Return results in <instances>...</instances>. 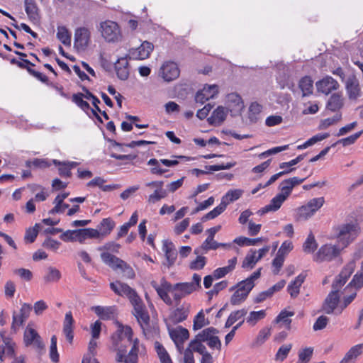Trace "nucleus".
Returning <instances> with one entry per match:
<instances>
[{"label":"nucleus","instance_id":"1","mask_svg":"<svg viewBox=\"0 0 363 363\" xmlns=\"http://www.w3.org/2000/svg\"><path fill=\"white\" fill-rule=\"evenodd\" d=\"M110 287L116 294L125 296L129 299L134 309V315L147 338H151L158 333L157 328L150 323L146 307L135 289L121 281L111 283Z\"/></svg>","mask_w":363,"mask_h":363},{"label":"nucleus","instance_id":"2","mask_svg":"<svg viewBox=\"0 0 363 363\" xmlns=\"http://www.w3.org/2000/svg\"><path fill=\"white\" fill-rule=\"evenodd\" d=\"M110 287L116 294L125 296L129 299L134 309V315L147 338H151L158 333L157 328L150 323L146 307L135 289L121 281L111 283Z\"/></svg>","mask_w":363,"mask_h":363},{"label":"nucleus","instance_id":"3","mask_svg":"<svg viewBox=\"0 0 363 363\" xmlns=\"http://www.w3.org/2000/svg\"><path fill=\"white\" fill-rule=\"evenodd\" d=\"M360 233L361 228L357 220L342 223L335 228L336 238L342 249L354 242Z\"/></svg>","mask_w":363,"mask_h":363},{"label":"nucleus","instance_id":"4","mask_svg":"<svg viewBox=\"0 0 363 363\" xmlns=\"http://www.w3.org/2000/svg\"><path fill=\"white\" fill-rule=\"evenodd\" d=\"M118 329L116 333L113 335L112 340L115 350L117 351L116 359L118 362H121L123 359L126 354V347L122 344L123 341L126 340L128 342L132 343L133 345V330L132 328L128 325H123L121 323H117Z\"/></svg>","mask_w":363,"mask_h":363},{"label":"nucleus","instance_id":"5","mask_svg":"<svg viewBox=\"0 0 363 363\" xmlns=\"http://www.w3.org/2000/svg\"><path fill=\"white\" fill-rule=\"evenodd\" d=\"M99 31L103 38L108 43H118L123 38L119 25L111 20L101 21L99 24Z\"/></svg>","mask_w":363,"mask_h":363},{"label":"nucleus","instance_id":"6","mask_svg":"<svg viewBox=\"0 0 363 363\" xmlns=\"http://www.w3.org/2000/svg\"><path fill=\"white\" fill-rule=\"evenodd\" d=\"M201 277L197 274H194L190 282L177 283L173 286L174 298L181 300L184 296L191 294L201 288Z\"/></svg>","mask_w":363,"mask_h":363},{"label":"nucleus","instance_id":"7","mask_svg":"<svg viewBox=\"0 0 363 363\" xmlns=\"http://www.w3.org/2000/svg\"><path fill=\"white\" fill-rule=\"evenodd\" d=\"M342 250V247L340 248L336 245H323L314 254L313 259L318 263L331 262L340 257Z\"/></svg>","mask_w":363,"mask_h":363},{"label":"nucleus","instance_id":"8","mask_svg":"<svg viewBox=\"0 0 363 363\" xmlns=\"http://www.w3.org/2000/svg\"><path fill=\"white\" fill-rule=\"evenodd\" d=\"M23 342L26 346H32L38 351L44 349L45 345L42 340L41 337L32 326V324L29 323L26 326L24 334H23Z\"/></svg>","mask_w":363,"mask_h":363},{"label":"nucleus","instance_id":"9","mask_svg":"<svg viewBox=\"0 0 363 363\" xmlns=\"http://www.w3.org/2000/svg\"><path fill=\"white\" fill-rule=\"evenodd\" d=\"M356 267L355 261L348 262L342 269L339 275L335 278L332 284V291L339 293L341 288L345 284Z\"/></svg>","mask_w":363,"mask_h":363},{"label":"nucleus","instance_id":"10","mask_svg":"<svg viewBox=\"0 0 363 363\" xmlns=\"http://www.w3.org/2000/svg\"><path fill=\"white\" fill-rule=\"evenodd\" d=\"M153 49L154 46L152 43L148 41H144L138 48L130 49L128 55L129 56V59L143 60L150 57Z\"/></svg>","mask_w":363,"mask_h":363},{"label":"nucleus","instance_id":"11","mask_svg":"<svg viewBox=\"0 0 363 363\" xmlns=\"http://www.w3.org/2000/svg\"><path fill=\"white\" fill-rule=\"evenodd\" d=\"M179 73L178 65L172 61L165 62L159 71V75L166 82L176 79L179 77Z\"/></svg>","mask_w":363,"mask_h":363},{"label":"nucleus","instance_id":"12","mask_svg":"<svg viewBox=\"0 0 363 363\" xmlns=\"http://www.w3.org/2000/svg\"><path fill=\"white\" fill-rule=\"evenodd\" d=\"M151 284L156 290L158 296L161 298V299L166 304L171 306L172 304V300L168 294V293L170 291H172L174 294V291L172 290L173 286L171 285V284L166 279H162L160 285H158L155 281H152Z\"/></svg>","mask_w":363,"mask_h":363},{"label":"nucleus","instance_id":"13","mask_svg":"<svg viewBox=\"0 0 363 363\" xmlns=\"http://www.w3.org/2000/svg\"><path fill=\"white\" fill-rule=\"evenodd\" d=\"M90 43V31L87 28L81 27L74 33V47L78 50H84Z\"/></svg>","mask_w":363,"mask_h":363},{"label":"nucleus","instance_id":"14","mask_svg":"<svg viewBox=\"0 0 363 363\" xmlns=\"http://www.w3.org/2000/svg\"><path fill=\"white\" fill-rule=\"evenodd\" d=\"M0 337L3 342V345L0 346V359L3 360L4 354L11 357H14L16 348L14 341L10 337L6 335L5 330L0 331Z\"/></svg>","mask_w":363,"mask_h":363},{"label":"nucleus","instance_id":"15","mask_svg":"<svg viewBox=\"0 0 363 363\" xmlns=\"http://www.w3.org/2000/svg\"><path fill=\"white\" fill-rule=\"evenodd\" d=\"M339 86L338 82L330 76H326L315 83L317 91L325 95H328L333 91L337 90Z\"/></svg>","mask_w":363,"mask_h":363},{"label":"nucleus","instance_id":"16","mask_svg":"<svg viewBox=\"0 0 363 363\" xmlns=\"http://www.w3.org/2000/svg\"><path fill=\"white\" fill-rule=\"evenodd\" d=\"M225 103L227 109L232 116L240 114L244 105L241 97L235 93H231L227 95Z\"/></svg>","mask_w":363,"mask_h":363},{"label":"nucleus","instance_id":"17","mask_svg":"<svg viewBox=\"0 0 363 363\" xmlns=\"http://www.w3.org/2000/svg\"><path fill=\"white\" fill-rule=\"evenodd\" d=\"M128 59L129 56L127 55L125 57L118 58L114 64V69L116 73V76L119 79L122 81L127 80L130 75V66Z\"/></svg>","mask_w":363,"mask_h":363},{"label":"nucleus","instance_id":"18","mask_svg":"<svg viewBox=\"0 0 363 363\" xmlns=\"http://www.w3.org/2000/svg\"><path fill=\"white\" fill-rule=\"evenodd\" d=\"M146 186H156V189L149 195L147 201L150 203H155L167 196V191L163 188L164 182L162 181H154L148 182Z\"/></svg>","mask_w":363,"mask_h":363},{"label":"nucleus","instance_id":"19","mask_svg":"<svg viewBox=\"0 0 363 363\" xmlns=\"http://www.w3.org/2000/svg\"><path fill=\"white\" fill-rule=\"evenodd\" d=\"M340 294L336 291H331L325 298L322 309L327 314H332L335 309L338 311Z\"/></svg>","mask_w":363,"mask_h":363},{"label":"nucleus","instance_id":"20","mask_svg":"<svg viewBox=\"0 0 363 363\" xmlns=\"http://www.w3.org/2000/svg\"><path fill=\"white\" fill-rule=\"evenodd\" d=\"M218 94V86L217 85H205L202 89L196 93L195 100L197 103L203 104L210 99L214 98Z\"/></svg>","mask_w":363,"mask_h":363},{"label":"nucleus","instance_id":"21","mask_svg":"<svg viewBox=\"0 0 363 363\" xmlns=\"http://www.w3.org/2000/svg\"><path fill=\"white\" fill-rule=\"evenodd\" d=\"M169 335L178 350L181 352L183 348V343L189 338V333L187 329L179 326L169 330Z\"/></svg>","mask_w":363,"mask_h":363},{"label":"nucleus","instance_id":"22","mask_svg":"<svg viewBox=\"0 0 363 363\" xmlns=\"http://www.w3.org/2000/svg\"><path fill=\"white\" fill-rule=\"evenodd\" d=\"M345 89L350 99L354 100L361 96V89L355 76H350L345 82Z\"/></svg>","mask_w":363,"mask_h":363},{"label":"nucleus","instance_id":"23","mask_svg":"<svg viewBox=\"0 0 363 363\" xmlns=\"http://www.w3.org/2000/svg\"><path fill=\"white\" fill-rule=\"evenodd\" d=\"M145 350L143 345L140 344L138 338H135L128 354H125V357L121 362L124 363H138V354H142Z\"/></svg>","mask_w":363,"mask_h":363},{"label":"nucleus","instance_id":"24","mask_svg":"<svg viewBox=\"0 0 363 363\" xmlns=\"http://www.w3.org/2000/svg\"><path fill=\"white\" fill-rule=\"evenodd\" d=\"M84 94L82 93H77L72 95V101L79 106L82 110H83L84 112H86L87 114L89 113V111H91V113L97 118V120L102 123V120L101 117L99 116V114L96 113V111L93 108H91L88 102L84 101Z\"/></svg>","mask_w":363,"mask_h":363},{"label":"nucleus","instance_id":"25","mask_svg":"<svg viewBox=\"0 0 363 363\" xmlns=\"http://www.w3.org/2000/svg\"><path fill=\"white\" fill-rule=\"evenodd\" d=\"M162 251L164 253L168 267L173 265L177 257V252L173 242L164 240L162 242Z\"/></svg>","mask_w":363,"mask_h":363},{"label":"nucleus","instance_id":"26","mask_svg":"<svg viewBox=\"0 0 363 363\" xmlns=\"http://www.w3.org/2000/svg\"><path fill=\"white\" fill-rule=\"evenodd\" d=\"M74 320L72 317L71 311L66 313L65 320L63 321V333L66 337L67 340L72 343L74 338Z\"/></svg>","mask_w":363,"mask_h":363},{"label":"nucleus","instance_id":"27","mask_svg":"<svg viewBox=\"0 0 363 363\" xmlns=\"http://www.w3.org/2000/svg\"><path fill=\"white\" fill-rule=\"evenodd\" d=\"M228 112L227 108L219 106L213 111L208 121L212 125H220L225 120Z\"/></svg>","mask_w":363,"mask_h":363},{"label":"nucleus","instance_id":"28","mask_svg":"<svg viewBox=\"0 0 363 363\" xmlns=\"http://www.w3.org/2000/svg\"><path fill=\"white\" fill-rule=\"evenodd\" d=\"M286 200L284 196L278 194L270 201V203L258 211V213L263 215L269 211H277L280 208L283 203Z\"/></svg>","mask_w":363,"mask_h":363},{"label":"nucleus","instance_id":"29","mask_svg":"<svg viewBox=\"0 0 363 363\" xmlns=\"http://www.w3.org/2000/svg\"><path fill=\"white\" fill-rule=\"evenodd\" d=\"M190 305L184 303L175 309L170 315V320L173 323H179L186 320L189 315Z\"/></svg>","mask_w":363,"mask_h":363},{"label":"nucleus","instance_id":"30","mask_svg":"<svg viewBox=\"0 0 363 363\" xmlns=\"http://www.w3.org/2000/svg\"><path fill=\"white\" fill-rule=\"evenodd\" d=\"M363 343L352 347L339 363H355L357 357L362 353Z\"/></svg>","mask_w":363,"mask_h":363},{"label":"nucleus","instance_id":"31","mask_svg":"<svg viewBox=\"0 0 363 363\" xmlns=\"http://www.w3.org/2000/svg\"><path fill=\"white\" fill-rule=\"evenodd\" d=\"M363 343L352 347L339 363H355L357 357L362 353Z\"/></svg>","mask_w":363,"mask_h":363},{"label":"nucleus","instance_id":"32","mask_svg":"<svg viewBox=\"0 0 363 363\" xmlns=\"http://www.w3.org/2000/svg\"><path fill=\"white\" fill-rule=\"evenodd\" d=\"M363 343L352 347L339 363H355L357 357L362 353Z\"/></svg>","mask_w":363,"mask_h":363},{"label":"nucleus","instance_id":"33","mask_svg":"<svg viewBox=\"0 0 363 363\" xmlns=\"http://www.w3.org/2000/svg\"><path fill=\"white\" fill-rule=\"evenodd\" d=\"M260 270L261 269H259L253 272L250 277L238 283V289L249 294L255 286V281L260 277Z\"/></svg>","mask_w":363,"mask_h":363},{"label":"nucleus","instance_id":"34","mask_svg":"<svg viewBox=\"0 0 363 363\" xmlns=\"http://www.w3.org/2000/svg\"><path fill=\"white\" fill-rule=\"evenodd\" d=\"M306 277V273H301L298 276L296 277V279L294 281H292L288 285L287 291L292 298H296L298 295L300 287L304 282Z\"/></svg>","mask_w":363,"mask_h":363},{"label":"nucleus","instance_id":"35","mask_svg":"<svg viewBox=\"0 0 363 363\" xmlns=\"http://www.w3.org/2000/svg\"><path fill=\"white\" fill-rule=\"evenodd\" d=\"M218 248V242L213 238L207 237L201 245L194 250L196 255L207 253L209 250H216Z\"/></svg>","mask_w":363,"mask_h":363},{"label":"nucleus","instance_id":"36","mask_svg":"<svg viewBox=\"0 0 363 363\" xmlns=\"http://www.w3.org/2000/svg\"><path fill=\"white\" fill-rule=\"evenodd\" d=\"M228 266L219 267L215 269L213 272V276L215 279H219L224 277L225 275L231 272L237 264V258L233 257L228 260Z\"/></svg>","mask_w":363,"mask_h":363},{"label":"nucleus","instance_id":"37","mask_svg":"<svg viewBox=\"0 0 363 363\" xmlns=\"http://www.w3.org/2000/svg\"><path fill=\"white\" fill-rule=\"evenodd\" d=\"M101 258L106 264L108 265L111 268L116 271L120 269L123 261L108 252L101 253Z\"/></svg>","mask_w":363,"mask_h":363},{"label":"nucleus","instance_id":"38","mask_svg":"<svg viewBox=\"0 0 363 363\" xmlns=\"http://www.w3.org/2000/svg\"><path fill=\"white\" fill-rule=\"evenodd\" d=\"M298 87L302 92L303 96H310L313 91V82L310 77H303L299 81Z\"/></svg>","mask_w":363,"mask_h":363},{"label":"nucleus","instance_id":"39","mask_svg":"<svg viewBox=\"0 0 363 363\" xmlns=\"http://www.w3.org/2000/svg\"><path fill=\"white\" fill-rule=\"evenodd\" d=\"M91 310L101 319L108 320L113 317L115 313L114 307H104L96 306L91 308Z\"/></svg>","mask_w":363,"mask_h":363},{"label":"nucleus","instance_id":"40","mask_svg":"<svg viewBox=\"0 0 363 363\" xmlns=\"http://www.w3.org/2000/svg\"><path fill=\"white\" fill-rule=\"evenodd\" d=\"M343 106V99L339 94H333L328 99L326 105L327 109L331 111H337Z\"/></svg>","mask_w":363,"mask_h":363},{"label":"nucleus","instance_id":"41","mask_svg":"<svg viewBox=\"0 0 363 363\" xmlns=\"http://www.w3.org/2000/svg\"><path fill=\"white\" fill-rule=\"evenodd\" d=\"M61 277V272L57 268L50 266L46 269L43 279L45 283H55Z\"/></svg>","mask_w":363,"mask_h":363},{"label":"nucleus","instance_id":"42","mask_svg":"<svg viewBox=\"0 0 363 363\" xmlns=\"http://www.w3.org/2000/svg\"><path fill=\"white\" fill-rule=\"evenodd\" d=\"M115 227V222L110 218H104L99 225V232L101 237L109 235Z\"/></svg>","mask_w":363,"mask_h":363},{"label":"nucleus","instance_id":"43","mask_svg":"<svg viewBox=\"0 0 363 363\" xmlns=\"http://www.w3.org/2000/svg\"><path fill=\"white\" fill-rule=\"evenodd\" d=\"M344 293H348L343 296L342 301H340L338 307V313H341L355 298L357 296L356 289H350Z\"/></svg>","mask_w":363,"mask_h":363},{"label":"nucleus","instance_id":"44","mask_svg":"<svg viewBox=\"0 0 363 363\" xmlns=\"http://www.w3.org/2000/svg\"><path fill=\"white\" fill-rule=\"evenodd\" d=\"M25 10L30 20L37 21L38 19V9L34 0H25Z\"/></svg>","mask_w":363,"mask_h":363},{"label":"nucleus","instance_id":"45","mask_svg":"<svg viewBox=\"0 0 363 363\" xmlns=\"http://www.w3.org/2000/svg\"><path fill=\"white\" fill-rule=\"evenodd\" d=\"M259 260L257 256V250L251 249L245 256L242 267L243 268L252 269Z\"/></svg>","mask_w":363,"mask_h":363},{"label":"nucleus","instance_id":"46","mask_svg":"<svg viewBox=\"0 0 363 363\" xmlns=\"http://www.w3.org/2000/svg\"><path fill=\"white\" fill-rule=\"evenodd\" d=\"M228 202L226 201H221L220 203L214 208L212 211L206 213L202 218L203 221L207 220H211L219 215H220L226 208Z\"/></svg>","mask_w":363,"mask_h":363},{"label":"nucleus","instance_id":"47","mask_svg":"<svg viewBox=\"0 0 363 363\" xmlns=\"http://www.w3.org/2000/svg\"><path fill=\"white\" fill-rule=\"evenodd\" d=\"M318 247L317 242L314 235L311 233L303 244V250L305 253L312 254Z\"/></svg>","mask_w":363,"mask_h":363},{"label":"nucleus","instance_id":"48","mask_svg":"<svg viewBox=\"0 0 363 363\" xmlns=\"http://www.w3.org/2000/svg\"><path fill=\"white\" fill-rule=\"evenodd\" d=\"M247 311L245 308L232 312L225 322V327L230 328L236 321L242 319L247 314Z\"/></svg>","mask_w":363,"mask_h":363},{"label":"nucleus","instance_id":"49","mask_svg":"<svg viewBox=\"0 0 363 363\" xmlns=\"http://www.w3.org/2000/svg\"><path fill=\"white\" fill-rule=\"evenodd\" d=\"M363 286V270L357 272L350 282V284L345 288V291L352 289H356L357 291L358 289Z\"/></svg>","mask_w":363,"mask_h":363},{"label":"nucleus","instance_id":"50","mask_svg":"<svg viewBox=\"0 0 363 363\" xmlns=\"http://www.w3.org/2000/svg\"><path fill=\"white\" fill-rule=\"evenodd\" d=\"M57 39L65 45H70L71 33L65 26H58L57 33Z\"/></svg>","mask_w":363,"mask_h":363},{"label":"nucleus","instance_id":"51","mask_svg":"<svg viewBox=\"0 0 363 363\" xmlns=\"http://www.w3.org/2000/svg\"><path fill=\"white\" fill-rule=\"evenodd\" d=\"M155 348L161 363H172L170 356L161 343L155 342Z\"/></svg>","mask_w":363,"mask_h":363},{"label":"nucleus","instance_id":"52","mask_svg":"<svg viewBox=\"0 0 363 363\" xmlns=\"http://www.w3.org/2000/svg\"><path fill=\"white\" fill-rule=\"evenodd\" d=\"M218 333V331L217 329L213 327H209L201 331L196 336L198 337L199 340L207 343L209 340H211L214 335H217Z\"/></svg>","mask_w":363,"mask_h":363},{"label":"nucleus","instance_id":"53","mask_svg":"<svg viewBox=\"0 0 363 363\" xmlns=\"http://www.w3.org/2000/svg\"><path fill=\"white\" fill-rule=\"evenodd\" d=\"M265 317V310H260L259 311H252L250 313L248 317L246 318V322L249 325L254 326L258 321L264 319Z\"/></svg>","mask_w":363,"mask_h":363},{"label":"nucleus","instance_id":"54","mask_svg":"<svg viewBox=\"0 0 363 363\" xmlns=\"http://www.w3.org/2000/svg\"><path fill=\"white\" fill-rule=\"evenodd\" d=\"M271 333L272 332L270 328L266 327L260 330L253 342V345L257 347L264 344V342L270 337Z\"/></svg>","mask_w":363,"mask_h":363},{"label":"nucleus","instance_id":"55","mask_svg":"<svg viewBox=\"0 0 363 363\" xmlns=\"http://www.w3.org/2000/svg\"><path fill=\"white\" fill-rule=\"evenodd\" d=\"M41 227V223H35L33 227L28 228L24 236L25 241L29 243L33 242Z\"/></svg>","mask_w":363,"mask_h":363},{"label":"nucleus","instance_id":"56","mask_svg":"<svg viewBox=\"0 0 363 363\" xmlns=\"http://www.w3.org/2000/svg\"><path fill=\"white\" fill-rule=\"evenodd\" d=\"M209 322L205 318L203 311L201 310L194 318L193 330H198L208 325Z\"/></svg>","mask_w":363,"mask_h":363},{"label":"nucleus","instance_id":"57","mask_svg":"<svg viewBox=\"0 0 363 363\" xmlns=\"http://www.w3.org/2000/svg\"><path fill=\"white\" fill-rule=\"evenodd\" d=\"M292 348V344L288 343L282 345L277 350L275 354V360L277 362H283L288 356Z\"/></svg>","mask_w":363,"mask_h":363},{"label":"nucleus","instance_id":"58","mask_svg":"<svg viewBox=\"0 0 363 363\" xmlns=\"http://www.w3.org/2000/svg\"><path fill=\"white\" fill-rule=\"evenodd\" d=\"M294 315V312L291 311H287L286 310L281 311V313L278 315V316L276 318L275 321L277 323H282L284 326L289 329L290 328V324L291 323V320L289 318L290 317H292Z\"/></svg>","mask_w":363,"mask_h":363},{"label":"nucleus","instance_id":"59","mask_svg":"<svg viewBox=\"0 0 363 363\" xmlns=\"http://www.w3.org/2000/svg\"><path fill=\"white\" fill-rule=\"evenodd\" d=\"M147 164L152 166L150 172L153 174L162 175L167 171V169L161 167L162 163L160 160H158L155 158H152L147 162Z\"/></svg>","mask_w":363,"mask_h":363},{"label":"nucleus","instance_id":"60","mask_svg":"<svg viewBox=\"0 0 363 363\" xmlns=\"http://www.w3.org/2000/svg\"><path fill=\"white\" fill-rule=\"evenodd\" d=\"M329 137L328 133H318L308 140H306L303 145H298V149L302 150L308 147L309 146H311L316 143L317 142L321 141Z\"/></svg>","mask_w":363,"mask_h":363},{"label":"nucleus","instance_id":"61","mask_svg":"<svg viewBox=\"0 0 363 363\" xmlns=\"http://www.w3.org/2000/svg\"><path fill=\"white\" fill-rule=\"evenodd\" d=\"M189 348L191 350L192 352L193 351L196 352L201 355L208 352L206 346L203 344V342L199 340L196 336L193 340L190 342Z\"/></svg>","mask_w":363,"mask_h":363},{"label":"nucleus","instance_id":"62","mask_svg":"<svg viewBox=\"0 0 363 363\" xmlns=\"http://www.w3.org/2000/svg\"><path fill=\"white\" fill-rule=\"evenodd\" d=\"M313 212L308 208V204L302 206L296 210V220H307L313 216Z\"/></svg>","mask_w":363,"mask_h":363},{"label":"nucleus","instance_id":"63","mask_svg":"<svg viewBox=\"0 0 363 363\" xmlns=\"http://www.w3.org/2000/svg\"><path fill=\"white\" fill-rule=\"evenodd\" d=\"M12 318L13 320L11 330V332L16 333L19 330V328L23 325V323L26 322L27 319L18 315L16 312H13Z\"/></svg>","mask_w":363,"mask_h":363},{"label":"nucleus","instance_id":"64","mask_svg":"<svg viewBox=\"0 0 363 363\" xmlns=\"http://www.w3.org/2000/svg\"><path fill=\"white\" fill-rule=\"evenodd\" d=\"M313 352V347H306L298 352V363H308Z\"/></svg>","mask_w":363,"mask_h":363}]
</instances>
